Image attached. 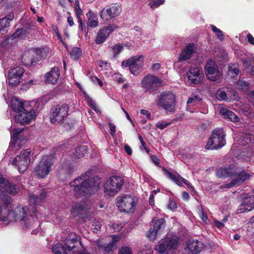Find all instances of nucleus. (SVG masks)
Listing matches in <instances>:
<instances>
[{
	"label": "nucleus",
	"mask_w": 254,
	"mask_h": 254,
	"mask_svg": "<svg viewBox=\"0 0 254 254\" xmlns=\"http://www.w3.org/2000/svg\"><path fill=\"white\" fill-rule=\"evenodd\" d=\"M92 174L93 170L88 169L69 183L76 197L89 196L98 191L101 183V178L96 176L91 177Z\"/></svg>",
	"instance_id": "1"
},
{
	"label": "nucleus",
	"mask_w": 254,
	"mask_h": 254,
	"mask_svg": "<svg viewBox=\"0 0 254 254\" xmlns=\"http://www.w3.org/2000/svg\"><path fill=\"white\" fill-rule=\"evenodd\" d=\"M216 176L223 178L234 177L233 180L236 184V186H240L253 177L252 175L243 168H236L235 170L233 166L219 168L216 170Z\"/></svg>",
	"instance_id": "2"
},
{
	"label": "nucleus",
	"mask_w": 254,
	"mask_h": 254,
	"mask_svg": "<svg viewBox=\"0 0 254 254\" xmlns=\"http://www.w3.org/2000/svg\"><path fill=\"white\" fill-rule=\"evenodd\" d=\"M124 183V179L117 176H112L105 182L103 188L105 196H114L121 190Z\"/></svg>",
	"instance_id": "3"
},
{
	"label": "nucleus",
	"mask_w": 254,
	"mask_h": 254,
	"mask_svg": "<svg viewBox=\"0 0 254 254\" xmlns=\"http://www.w3.org/2000/svg\"><path fill=\"white\" fill-rule=\"evenodd\" d=\"M137 203V198L131 195H123L116 199V205L119 210L125 213H133Z\"/></svg>",
	"instance_id": "4"
},
{
	"label": "nucleus",
	"mask_w": 254,
	"mask_h": 254,
	"mask_svg": "<svg viewBox=\"0 0 254 254\" xmlns=\"http://www.w3.org/2000/svg\"><path fill=\"white\" fill-rule=\"evenodd\" d=\"M156 105L165 111L173 112L175 111L176 98L170 91L162 92L156 100Z\"/></svg>",
	"instance_id": "5"
},
{
	"label": "nucleus",
	"mask_w": 254,
	"mask_h": 254,
	"mask_svg": "<svg viewBox=\"0 0 254 254\" xmlns=\"http://www.w3.org/2000/svg\"><path fill=\"white\" fill-rule=\"evenodd\" d=\"M69 106L62 103L53 106L50 111V119L51 123L57 125L62 123L68 115Z\"/></svg>",
	"instance_id": "6"
},
{
	"label": "nucleus",
	"mask_w": 254,
	"mask_h": 254,
	"mask_svg": "<svg viewBox=\"0 0 254 254\" xmlns=\"http://www.w3.org/2000/svg\"><path fill=\"white\" fill-rule=\"evenodd\" d=\"M226 133L221 128H216L213 130L212 134L207 141V149H217L224 146L226 142Z\"/></svg>",
	"instance_id": "7"
},
{
	"label": "nucleus",
	"mask_w": 254,
	"mask_h": 254,
	"mask_svg": "<svg viewBox=\"0 0 254 254\" xmlns=\"http://www.w3.org/2000/svg\"><path fill=\"white\" fill-rule=\"evenodd\" d=\"M141 83L145 92L154 95L162 86V80L159 77L148 74L143 78Z\"/></svg>",
	"instance_id": "8"
},
{
	"label": "nucleus",
	"mask_w": 254,
	"mask_h": 254,
	"mask_svg": "<svg viewBox=\"0 0 254 254\" xmlns=\"http://www.w3.org/2000/svg\"><path fill=\"white\" fill-rule=\"evenodd\" d=\"M31 152V148L22 150L19 155L15 156L13 160L12 165L17 166L20 173L24 172L28 168L30 163V157Z\"/></svg>",
	"instance_id": "9"
},
{
	"label": "nucleus",
	"mask_w": 254,
	"mask_h": 254,
	"mask_svg": "<svg viewBox=\"0 0 254 254\" xmlns=\"http://www.w3.org/2000/svg\"><path fill=\"white\" fill-rule=\"evenodd\" d=\"M55 158L52 155L44 157L35 168V172L41 178H44L52 170Z\"/></svg>",
	"instance_id": "10"
},
{
	"label": "nucleus",
	"mask_w": 254,
	"mask_h": 254,
	"mask_svg": "<svg viewBox=\"0 0 254 254\" xmlns=\"http://www.w3.org/2000/svg\"><path fill=\"white\" fill-rule=\"evenodd\" d=\"M64 245L66 252L69 254L77 253L81 250V247L83 248L80 236H77L75 233L68 235L64 241Z\"/></svg>",
	"instance_id": "11"
},
{
	"label": "nucleus",
	"mask_w": 254,
	"mask_h": 254,
	"mask_svg": "<svg viewBox=\"0 0 254 254\" xmlns=\"http://www.w3.org/2000/svg\"><path fill=\"white\" fill-rule=\"evenodd\" d=\"M36 118V113L31 107H25L19 114L13 117V120L16 123L24 126L29 124Z\"/></svg>",
	"instance_id": "12"
},
{
	"label": "nucleus",
	"mask_w": 254,
	"mask_h": 254,
	"mask_svg": "<svg viewBox=\"0 0 254 254\" xmlns=\"http://www.w3.org/2000/svg\"><path fill=\"white\" fill-rule=\"evenodd\" d=\"M162 170L164 172L166 176L174 182L177 185L180 187L182 186V183H184L188 188L191 191L192 195L198 196V192L195 190L194 187L190 183V182L182 177L178 173L176 174H172L171 172L167 170L164 167H162Z\"/></svg>",
	"instance_id": "13"
},
{
	"label": "nucleus",
	"mask_w": 254,
	"mask_h": 254,
	"mask_svg": "<svg viewBox=\"0 0 254 254\" xmlns=\"http://www.w3.org/2000/svg\"><path fill=\"white\" fill-rule=\"evenodd\" d=\"M205 75L207 79L212 81H218L222 78V74L217 64L210 60L204 66Z\"/></svg>",
	"instance_id": "14"
},
{
	"label": "nucleus",
	"mask_w": 254,
	"mask_h": 254,
	"mask_svg": "<svg viewBox=\"0 0 254 254\" xmlns=\"http://www.w3.org/2000/svg\"><path fill=\"white\" fill-rule=\"evenodd\" d=\"M25 70L20 66L11 68L8 72V84L11 87H16L23 81Z\"/></svg>",
	"instance_id": "15"
},
{
	"label": "nucleus",
	"mask_w": 254,
	"mask_h": 254,
	"mask_svg": "<svg viewBox=\"0 0 254 254\" xmlns=\"http://www.w3.org/2000/svg\"><path fill=\"white\" fill-rule=\"evenodd\" d=\"M121 11V6L115 3L105 6L100 11V15L103 20L109 21L119 15Z\"/></svg>",
	"instance_id": "16"
},
{
	"label": "nucleus",
	"mask_w": 254,
	"mask_h": 254,
	"mask_svg": "<svg viewBox=\"0 0 254 254\" xmlns=\"http://www.w3.org/2000/svg\"><path fill=\"white\" fill-rule=\"evenodd\" d=\"M165 223L166 220L164 218H161L156 220L154 218L150 223L151 227L146 234L147 237L150 240H154L157 233L164 228Z\"/></svg>",
	"instance_id": "17"
},
{
	"label": "nucleus",
	"mask_w": 254,
	"mask_h": 254,
	"mask_svg": "<svg viewBox=\"0 0 254 254\" xmlns=\"http://www.w3.org/2000/svg\"><path fill=\"white\" fill-rule=\"evenodd\" d=\"M119 27V26L115 25H109L107 26L103 27L99 30L95 39V43L97 45L103 43L106 40L109 35Z\"/></svg>",
	"instance_id": "18"
},
{
	"label": "nucleus",
	"mask_w": 254,
	"mask_h": 254,
	"mask_svg": "<svg viewBox=\"0 0 254 254\" xmlns=\"http://www.w3.org/2000/svg\"><path fill=\"white\" fill-rule=\"evenodd\" d=\"M11 198L9 196H3L0 200V220L6 221L8 220V216L10 215L9 205Z\"/></svg>",
	"instance_id": "19"
},
{
	"label": "nucleus",
	"mask_w": 254,
	"mask_h": 254,
	"mask_svg": "<svg viewBox=\"0 0 254 254\" xmlns=\"http://www.w3.org/2000/svg\"><path fill=\"white\" fill-rule=\"evenodd\" d=\"M254 209V194L244 198L243 202L238 207L237 214L249 212Z\"/></svg>",
	"instance_id": "20"
},
{
	"label": "nucleus",
	"mask_w": 254,
	"mask_h": 254,
	"mask_svg": "<svg viewBox=\"0 0 254 254\" xmlns=\"http://www.w3.org/2000/svg\"><path fill=\"white\" fill-rule=\"evenodd\" d=\"M203 249V244L201 242L196 240H190L185 251L187 254H198Z\"/></svg>",
	"instance_id": "21"
},
{
	"label": "nucleus",
	"mask_w": 254,
	"mask_h": 254,
	"mask_svg": "<svg viewBox=\"0 0 254 254\" xmlns=\"http://www.w3.org/2000/svg\"><path fill=\"white\" fill-rule=\"evenodd\" d=\"M200 70L198 67L191 68L187 72L188 82L194 85L198 84L202 81Z\"/></svg>",
	"instance_id": "22"
},
{
	"label": "nucleus",
	"mask_w": 254,
	"mask_h": 254,
	"mask_svg": "<svg viewBox=\"0 0 254 254\" xmlns=\"http://www.w3.org/2000/svg\"><path fill=\"white\" fill-rule=\"evenodd\" d=\"M0 186L9 194L15 195L18 192L16 185L2 177H0Z\"/></svg>",
	"instance_id": "23"
},
{
	"label": "nucleus",
	"mask_w": 254,
	"mask_h": 254,
	"mask_svg": "<svg viewBox=\"0 0 254 254\" xmlns=\"http://www.w3.org/2000/svg\"><path fill=\"white\" fill-rule=\"evenodd\" d=\"M60 70L57 66L52 67L51 70L47 72L45 76V80L51 84H55L59 78Z\"/></svg>",
	"instance_id": "24"
},
{
	"label": "nucleus",
	"mask_w": 254,
	"mask_h": 254,
	"mask_svg": "<svg viewBox=\"0 0 254 254\" xmlns=\"http://www.w3.org/2000/svg\"><path fill=\"white\" fill-rule=\"evenodd\" d=\"M39 223L38 219L33 215H26L23 222L21 223L22 229L26 230L27 229H34Z\"/></svg>",
	"instance_id": "25"
},
{
	"label": "nucleus",
	"mask_w": 254,
	"mask_h": 254,
	"mask_svg": "<svg viewBox=\"0 0 254 254\" xmlns=\"http://www.w3.org/2000/svg\"><path fill=\"white\" fill-rule=\"evenodd\" d=\"M28 208L27 206L20 207L17 206L13 210L10 214L12 215L15 221H22L24 219L26 216Z\"/></svg>",
	"instance_id": "26"
},
{
	"label": "nucleus",
	"mask_w": 254,
	"mask_h": 254,
	"mask_svg": "<svg viewBox=\"0 0 254 254\" xmlns=\"http://www.w3.org/2000/svg\"><path fill=\"white\" fill-rule=\"evenodd\" d=\"M194 51V44L189 43L186 47L182 50L181 53L179 58L180 61H186L190 59Z\"/></svg>",
	"instance_id": "27"
},
{
	"label": "nucleus",
	"mask_w": 254,
	"mask_h": 254,
	"mask_svg": "<svg viewBox=\"0 0 254 254\" xmlns=\"http://www.w3.org/2000/svg\"><path fill=\"white\" fill-rule=\"evenodd\" d=\"M143 56H134V62L133 64L130 66L129 71L131 73L134 75H138L142 69L143 61L140 63V59H143Z\"/></svg>",
	"instance_id": "28"
},
{
	"label": "nucleus",
	"mask_w": 254,
	"mask_h": 254,
	"mask_svg": "<svg viewBox=\"0 0 254 254\" xmlns=\"http://www.w3.org/2000/svg\"><path fill=\"white\" fill-rule=\"evenodd\" d=\"M13 17V15H9L8 17L6 16L5 17L0 19V35H4L7 32V28L10 26V22Z\"/></svg>",
	"instance_id": "29"
},
{
	"label": "nucleus",
	"mask_w": 254,
	"mask_h": 254,
	"mask_svg": "<svg viewBox=\"0 0 254 254\" xmlns=\"http://www.w3.org/2000/svg\"><path fill=\"white\" fill-rule=\"evenodd\" d=\"M220 113L225 119L233 122H238L239 117L232 111L226 108H222L220 111Z\"/></svg>",
	"instance_id": "30"
},
{
	"label": "nucleus",
	"mask_w": 254,
	"mask_h": 254,
	"mask_svg": "<svg viewBox=\"0 0 254 254\" xmlns=\"http://www.w3.org/2000/svg\"><path fill=\"white\" fill-rule=\"evenodd\" d=\"M47 47L37 48L34 49V56L37 62L46 59L49 54Z\"/></svg>",
	"instance_id": "31"
},
{
	"label": "nucleus",
	"mask_w": 254,
	"mask_h": 254,
	"mask_svg": "<svg viewBox=\"0 0 254 254\" xmlns=\"http://www.w3.org/2000/svg\"><path fill=\"white\" fill-rule=\"evenodd\" d=\"M10 106L12 110L16 114H19L25 107L24 102L19 101L18 99L12 98L11 100Z\"/></svg>",
	"instance_id": "32"
},
{
	"label": "nucleus",
	"mask_w": 254,
	"mask_h": 254,
	"mask_svg": "<svg viewBox=\"0 0 254 254\" xmlns=\"http://www.w3.org/2000/svg\"><path fill=\"white\" fill-rule=\"evenodd\" d=\"M88 153V147L86 145L78 146L76 147L75 152L73 153L72 157L80 158Z\"/></svg>",
	"instance_id": "33"
},
{
	"label": "nucleus",
	"mask_w": 254,
	"mask_h": 254,
	"mask_svg": "<svg viewBox=\"0 0 254 254\" xmlns=\"http://www.w3.org/2000/svg\"><path fill=\"white\" fill-rule=\"evenodd\" d=\"M22 62L26 65H35L37 62L34 55H31L29 53H25L22 56Z\"/></svg>",
	"instance_id": "34"
},
{
	"label": "nucleus",
	"mask_w": 254,
	"mask_h": 254,
	"mask_svg": "<svg viewBox=\"0 0 254 254\" xmlns=\"http://www.w3.org/2000/svg\"><path fill=\"white\" fill-rule=\"evenodd\" d=\"M47 191L45 189L42 188L39 194H33L29 197V201L31 203L35 204L39 200L45 199L47 196Z\"/></svg>",
	"instance_id": "35"
},
{
	"label": "nucleus",
	"mask_w": 254,
	"mask_h": 254,
	"mask_svg": "<svg viewBox=\"0 0 254 254\" xmlns=\"http://www.w3.org/2000/svg\"><path fill=\"white\" fill-rule=\"evenodd\" d=\"M30 30V28H27L26 27H22L20 29H17L15 32L11 35V37L12 39L16 38H24L29 34V30Z\"/></svg>",
	"instance_id": "36"
},
{
	"label": "nucleus",
	"mask_w": 254,
	"mask_h": 254,
	"mask_svg": "<svg viewBox=\"0 0 254 254\" xmlns=\"http://www.w3.org/2000/svg\"><path fill=\"white\" fill-rule=\"evenodd\" d=\"M164 241L168 251L176 250L179 245L178 240L177 239L167 238L164 239Z\"/></svg>",
	"instance_id": "37"
},
{
	"label": "nucleus",
	"mask_w": 254,
	"mask_h": 254,
	"mask_svg": "<svg viewBox=\"0 0 254 254\" xmlns=\"http://www.w3.org/2000/svg\"><path fill=\"white\" fill-rule=\"evenodd\" d=\"M52 251L54 254H68L63 244L58 243L52 246Z\"/></svg>",
	"instance_id": "38"
},
{
	"label": "nucleus",
	"mask_w": 254,
	"mask_h": 254,
	"mask_svg": "<svg viewBox=\"0 0 254 254\" xmlns=\"http://www.w3.org/2000/svg\"><path fill=\"white\" fill-rule=\"evenodd\" d=\"M24 130V128H13L11 132V142H13L15 143L16 142L18 141L19 139L20 134L23 132Z\"/></svg>",
	"instance_id": "39"
},
{
	"label": "nucleus",
	"mask_w": 254,
	"mask_h": 254,
	"mask_svg": "<svg viewBox=\"0 0 254 254\" xmlns=\"http://www.w3.org/2000/svg\"><path fill=\"white\" fill-rule=\"evenodd\" d=\"M243 64L246 69H250L252 73H254V60L253 59L251 58L244 59Z\"/></svg>",
	"instance_id": "40"
},
{
	"label": "nucleus",
	"mask_w": 254,
	"mask_h": 254,
	"mask_svg": "<svg viewBox=\"0 0 254 254\" xmlns=\"http://www.w3.org/2000/svg\"><path fill=\"white\" fill-rule=\"evenodd\" d=\"M84 205L83 204L80 202H76L72 206L71 213L73 216L78 215L81 211L84 210Z\"/></svg>",
	"instance_id": "41"
},
{
	"label": "nucleus",
	"mask_w": 254,
	"mask_h": 254,
	"mask_svg": "<svg viewBox=\"0 0 254 254\" xmlns=\"http://www.w3.org/2000/svg\"><path fill=\"white\" fill-rule=\"evenodd\" d=\"M82 55V52L80 48L74 47L70 52V56L71 59L77 60L79 59Z\"/></svg>",
	"instance_id": "42"
},
{
	"label": "nucleus",
	"mask_w": 254,
	"mask_h": 254,
	"mask_svg": "<svg viewBox=\"0 0 254 254\" xmlns=\"http://www.w3.org/2000/svg\"><path fill=\"white\" fill-rule=\"evenodd\" d=\"M155 250L160 254H165L168 251L164 240L160 242L159 245L156 246Z\"/></svg>",
	"instance_id": "43"
},
{
	"label": "nucleus",
	"mask_w": 254,
	"mask_h": 254,
	"mask_svg": "<svg viewBox=\"0 0 254 254\" xmlns=\"http://www.w3.org/2000/svg\"><path fill=\"white\" fill-rule=\"evenodd\" d=\"M211 28L212 31L215 33L216 36L217 38L219 40V41H223L224 40V35L223 32L214 25H211Z\"/></svg>",
	"instance_id": "44"
},
{
	"label": "nucleus",
	"mask_w": 254,
	"mask_h": 254,
	"mask_svg": "<svg viewBox=\"0 0 254 254\" xmlns=\"http://www.w3.org/2000/svg\"><path fill=\"white\" fill-rule=\"evenodd\" d=\"M124 46L122 44H116L112 47L113 51V56L116 58L117 55L120 54L123 49Z\"/></svg>",
	"instance_id": "45"
},
{
	"label": "nucleus",
	"mask_w": 254,
	"mask_h": 254,
	"mask_svg": "<svg viewBox=\"0 0 254 254\" xmlns=\"http://www.w3.org/2000/svg\"><path fill=\"white\" fill-rule=\"evenodd\" d=\"M238 88L241 90H248L250 86V83L245 80H239L237 82Z\"/></svg>",
	"instance_id": "46"
},
{
	"label": "nucleus",
	"mask_w": 254,
	"mask_h": 254,
	"mask_svg": "<svg viewBox=\"0 0 254 254\" xmlns=\"http://www.w3.org/2000/svg\"><path fill=\"white\" fill-rule=\"evenodd\" d=\"M98 25V20L96 16L91 15L88 19V25L92 28H95Z\"/></svg>",
	"instance_id": "47"
},
{
	"label": "nucleus",
	"mask_w": 254,
	"mask_h": 254,
	"mask_svg": "<svg viewBox=\"0 0 254 254\" xmlns=\"http://www.w3.org/2000/svg\"><path fill=\"white\" fill-rule=\"evenodd\" d=\"M117 249V246L109 243L104 247V254L112 253Z\"/></svg>",
	"instance_id": "48"
},
{
	"label": "nucleus",
	"mask_w": 254,
	"mask_h": 254,
	"mask_svg": "<svg viewBox=\"0 0 254 254\" xmlns=\"http://www.w3.org/2000/svg\"><path fill=\"white\" fill-rule=\"evenodd\" d=\"M134 57H132L127 60L123 61L121 63L122 67L124 68L128 67L129 69L130 66H131V65L133 64V62H134Z\"/></svg>",
	"instance_id": "49"
},
{
	"label": "nucleus",
	"mask_w": 254,
	"mask_h": 254,
	"mask_svg": "<svg viewBox=\"0 0 254 254\" xmlns=\"http://www.w3.org/2000/svg\"><path fill=\"white\" fill-rule=\"evenodd\" d=\"M77 21L79 23V29L82 31H84L85 36H87L88 33V27L86 26L84 22H82L81 17H78Z\"/></svg>",
	"instance_id": "50"
},
{
	"label": "nucleus",
	"mask_w": 254,
	"mask_h": 254,
	"mask_svg": "<svg viewBox=\"0 0 254 254\" xmlns=\"http://www.w3.org/2000/svg\"><path fill=\"white\" fill-rule=\"evenodd\" d=\"M216 97L220 101L225 100L227 99L226 92L225 91L220 90L217 91Z\"/></svg>",
	"instance_id": "51"
},
{
	"label": "nucleus",
	"mask_w": 254,
	"mask_h": 254,
	"mask_svg": "<svg viewBox=\"0 0 254 254\" xmlns=\"http://www.w3.org/2000/svg\"><path fill=\"white\" fill-rule=\"evenodd\" d=\"M37 80L35 79H31L29 81L23 83L21 85V90H26L27 89L30 88L31 85H35L36 84Z\"/></svg>",
	"instance_id": "52"
},
{
	"label": "nucleus",
	"mask_w": 254,
	"mask_h": 254,
	"mask_svg": "<svg viewBox=\"0 0 254 254\" xmlns=\"http://www.w3.org/2000/svg\"><path fill=\"white\" fill-rule=\"evenodd\" d=\"M201 100V98H200L199 96L194 95L189 98V99L187 101V104H195L200 101Z\"/></svg>",
	"instance_id": "53"
},
{
	"label": "nucleus",
	"mask_w": 254,
	"mask_h": 254,
	"mask_svg": "<svg viewBox=\"0 0 254 254\" xmlns=\"http://www.w3.org/2000/svg\"><path fill=\"white\" fill-rule=\"evenodd\" d=\"M118 254H132L131 248L128 246L122 247L119 250Z\"/></svg>",
	"instance_id": "54"
},
{
	"label": "nucleus",
	"mask_w": 254,
	"mask_h": 254,
	"mask_svg": "<svg viewBox=\"0 0 254 254\" xmlns=\"http://www.w3.org/2000/svg\"><path fill=\"white\" fill-rule=\"evenodd\" d=\"M75 4L74 10L78 19V17H80V15L82 14V11L80 7L78 0H75Z\"/></svg>",
	"instance_id": "55"
},
{
	"label": "nucleus",
	"mask_w": 254,
	"mask_h": 254,
	"mask_svg": "<svg viewBox=\"0 0 254 254\" xmlns=\"http://www.w3.org/2000/svg\"><path fill=\"white\" fill-rule=\"evenodd\" d=\"M171 124V122L167 123L165 121L162 122H159L156 124V127L160 129H164Z\"/></svg>",
	"instance_id": "56"
},
{
	"label": "nucleus",
	"mask_w": 254,
	"mask_h": 254,
	"mask_svg": "<svg viewBox=\"0 0 254 254\" xmlns=\"http://www.w3.org/2000/svg\"><path fill=\"white\" fill-rule=\"evenodd\" d=\"M234 186H236V184L234 180L233 179L230 183L224 185H222L220 187V188L221 189L230 188Z\"/></svg>",
	"instance_id": "57"
},
{
	"label": "nucleus",
	"mask_w": 254,
	"mask_h": 254,
	"mask_svg": "<svg viewBox=\"0 0 254 254\" xmlns=\"http://www.w3.org/2000/svg\"><path fill=\"white\" fill-rule=\"evenodd\" d=\"M165 1V0H153L152 4H151L150 7H153L155 6L156 7H158L161 4H162Z\"/></svg>",
	"instance_id": "58"
},
{
	"label": "nucleus",
	"mask_w": 254,
	"mask_h": 254,
	"mask_svg": "<svg viewBox=\"0 0 254 254\" xmlns=\"http://www.w3.org/2000/svg\"><path fill=\"white\" fill-rule=\"evenodd\" d=\"M168 208L172 210L177 209V205L176 203L173 200H170L168 204Z\"/></svg>",
	"instance_id": "59"
},
{
	"label": "nucleus",
	"mask_w": 254,
	"mask_h": 254,
	"mask_svg": "<svg viewBox=\"0 0 254 254\" xmlns=\"http://www.w3.org/2000/svg\"><path fill=\"white\" fill-rule=\"evenodd\" d=\"M120 240V237L116 235H112V240L109 243L114 246H117L116 243Z\"/></svg>",
	"instance_id": "60"
},
{
	"label": "nucleus",
	"mask_w": 254,
	"mask_h": 254,
	"mask_svg": "<svg viewBox=\"0 0 254 254\" xmlns=\"http://www.w3.org/2000/svg\"><path fill=\"white\" fill-rule=\"evenodd\" d=\"M109 126L110 127V134L112 136H114L116 134V127L112 123H109Z\"/></svg>",
	"instance_id": "61"
},
{
	"label": "nucleus",
	"mask_w": 254,
	"mask_h": 254,
	"mask_svg": "<svg viewBox=\"0 0 254 254\" xmlns=\"http://www.w3.org/2000/svg\"><path fill=\"white\" fill-rule=\"evenodd\" d=\"M140 114L145 115L147 119L151 120V115L148 111L145 109H141L140 110Z\"/></svg>",
	"instance_id": "62"
},
{
	"label": "nucleus",
	"mask_w": 254,
	"mask_h": 254,
	"mask_svg": "<svg viewBox=\"0 0 254 254\" xmlns=\"http://www.w3.org/2000/svg\"><path fill=\"white\" fill-rule=\"evenodd\" d=\"M124 148H125V150L126 151V152L129 155H132V149L130 147V146L126 144H125V146H124Z\"/></svg>",
	"instance_id": "63"
},
{
	"label": "nucleus",
	"mask_w": 254,
	"mask_h": 254,
	"mask_svg": "<svg viewBox=\"0 0 254 254\" xmlns=\"http://www.w3.org/2000/svg\"><path fill=\"white\" fill-rule=\"evenodd\" d=\"M150 158L153 161V162L157 165H159L160 164V160L158 159V157L155 155H152L150 156Z\"/></svg>",
	"instance_id": "64"
}]
</instances>
